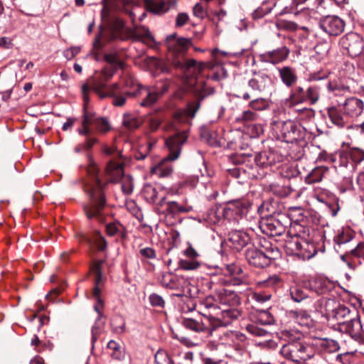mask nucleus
Instances as JSON below:
<instances>
[{
  "label": "nucleus",
  "instance_id": "51",
  "mask_svg": "<svg viewBox=\"0 0 364 364\" xmlns=\"http://www.w3.org/2000/svg\"><path fill=\"white\" fill-rule=\"evenodd\" d=\"M156 364H173L169 355L164 350H160L155 354Z\"/></svg>",
  "mask_w": 364,
  "mask_h": 364
},
{
  "label": "nucleus",
  "instance_id": "56",
  "mask_svg": "<svg viewBox=\"0 0 364 364\" xmlns=\"http://www.w3.org/2000/svg\"><path fill=\"white\" fill-rule=\"evenodd\" d=\"M240 314V311L235 307H230L222 310V315L224 318L236 319Z\"/></svg>",
  "mask_w": 364,
  "mask_h": 364
},
{
  "label": "nucleus",
  "instance_id": "39",
  "mask_svg": "<svg viewBox=\"0 0 364 364\" xmlns=\"http://www.w3.org/2000/svg\"><path fill=\"white\" fill-rule=\"evenodd\" d=\"M107 348L111 350L110 356L117 360H122L124 358V352L121 346L116 341L111 340L108 342Z\"/></svg>",
  "mask_w": 364,
  "mask_h": 364
},
{
  "label": "nucleus",
  "instance_id": "30",
  "mask_svg": "<svg viewBox=\"0 0 364 364\" xmlns=\"http://www.w3.org/2000/svg\"><path fill=\"white\" fill-rule=\"evenodd\" d=\"M279 74L282 82L288 87L293 86L298 79L295 70L289 66L279 68Z\"/></svg>",
  "mask_w": 364,
  "mask_h": 364
},
{
  "label": "nucleus",
  "instance_id": "9",
  "mask_svg": "<svg viewBox=\"0 0 364 364\" xmlns=\"http://www.w3.org/2000/svg\"><path fill=\"white\" fill-rule=\"evenodd\" d=\"M125 86L133 89V91H127L126 94L133 97H142L140 102L142 107H149L154 105L159 99V94L149 87H144L132 78H128L125 81Z\"/></svg>",
  "mask_w": 364,
  "mask_h": 364
},
{
  "label": "nucleus",
  "instance_id": "63",
  "mask_svg": "<svg viewBox=\"0 0 364 364\" xmlns=\"http://www.w3.org/2000/svg\"><path fill=\"white\" fill-rule=\"evenodd\" d=\"M122 190L124 193L129 195L133 191V185L130 179L125 178L122 183Z\"/></svg>",
  "mask_w": 364,
  "mask_h": 364
},
{
  "label": "nucleus",
  "instance_id": "48",
  "mask_svg": "<svg viewBox=\"0 0 364 364\" xmlns=\"http://www.w3.org/2000/svg\"><path fill=\"white\" fill-rule=\"evenodd\" d=\"M327 87L328 90L333 92L335 95H344L350 92V89L348 86L338 85L333 82H329L327 85Z\"/></svg>",
  "mask_w": 364,
  "mask_h": 364
},
{
  "label": "nucleus",
  "instance_id": "1",
  "mask_svg": "<svg viewBox=\"0 0 364 364\" xmlns=\"http://www.w3.org/2000/svg\"><path fill=\"white\" fill-rule=\"evenodd\" d=\"M169 51L168 60L170 64L188 78V85L193 88L197 102L189 105L188 115L193 117L200 107V102L215 92L213 87L208 86L204 80L197 75L201 73L205 65L197 63L193 59H186L185 53L192 45L191 38H178L176 33L168 36L165 42Z\"/></svg>",
  "mask_w": 364,
  "mask_h": 364
},
{
  "label": "nucleus",
  "instance_id": "6",
  "mask_svg": "<svg viewBox=\"0 0 364 364\" xmlns=\"http://www.w3.org/2000/svg\"><path fill=\"white\" fill-rule=\"evenodd\" d=\"M107 82L101 80H95L92 82L91 89L99 96L100 98L112 97V103L115 107H123L128 97L126 92L133 91V89L127 87L125 84L123 87H120L118 83H114L107 88Z\"/></svg>",
  "mask_w": 364,
  "mask_h": 364
},
{
  "label": "nucleus",
  "instance_id": "11",
  "mask_svg": "<svg viewBox=\"0 0 364 364\" xmlns=\"http://www.w3.org/2000/svg\"><path fill=\"white\" fill-rule=\"evenodd\" d=\"M276 254H278L277 249L275 251L272 250L267 252H263L255 247H250L246 250L245 256L250 265L257 268H264L271 264L272 259Z\"/></svg>",
  "mask_w": 364,
  "mask_h": 364
},
{
  "label": "nucleus",
  "instance_id": "5",
  "mask_svg": "<svg viewBox=\"0 0 364 364\" xmlns=\"http://www.w3.org/2000/svg\"><path fill=\"white\" fill-rule=\"evenodd\" d=\"M188 138L186 132L178 133L166 140V144L168 148L169 154L163 161L152 169V173L160 177H165L172 172V167L166 165L168 161H174L180 155L181 146L186 141Z\"/></svg>",
  "mask_w": 364,
  "mask_h": 364
},
{
  "label": "nucleus",
  "instance_id": "46",
  "mask_svg": "<svg viewBox=\"0 0 364 364\" xmlns=\"http://www.w3.org/2000/svg\"><path fill=\"white\" fill-rule=\"evenodd\" d=\"M270 190L274 194L281 198L289 196L292 191L289 186H280L274 184L270 186Z\"/></svg>",
  "mask_w": 364,
  "mask_h": 364
},
{
  "label": "nucleus",
  "instance_id": "40",
  "mask_svg": "<svg viewBox=\"0 0 364 364\" xmlns=\"http://www.w3.org/2000/svg\"><path fill=\"white\" fill-rule=\"evenodd\" d=\"M123 126L127 129H134L141 125V121L136 116L131 113H124L122 119Z\"/></svg>",
  "mask_w": 364,
  "mask_h": 364
},
{
  "label": "nucleus",
  "instance_id": "38",
  "mask_svg": "<svg viewBox=\"0 0 364 364\" xmlns=\"http://www.w3.org/2000/svg\"><path fill=\"white\" fill-rule=\"evenodd\" d=\"M320 97L319 87L315 85L309 86L304 89V101L309 105L316 104Z\"/></svg>",
  "mask_w": 364,
  "mask_h": 364
},
{
  "label": "nucleus",
  "instance_id": "61",
  "mask_svg": "<svg viewBox=\"0 0 364 364\" xmlns=\"http://www.w3.org/2000/svg\"><path fill=\"white\" fill-rule=\"evenodd\" d=\"M188 19L189 16L186 13H179L176 18V26H183L188 22Z\"/></svg>",
  "mask_w": 364,
  "mask_h": 364
},
{
  "label": "nucleus",
  "instance_id": "53",
  "mask_svg": "<svg viewBox=\"0 0 364 364\" xmlns=\"http://www.w3.org/2000/svg\"><path fill=\"white\" fill-rule=\"evenodd\" d=\"M326 283V281L322 279H316L311 284V287L318 294H322L327 291Z\"/></svg>",
  "mask_w": 364,
  "mask_h": 364
},
{
  "label": "nucleus",
  "instance_id": "20",
  "mask_svg": "<svg viewBox=\"0 0 364 364\" xmlns=\"http://www.w3.org/2000/svg\"><path fill=\"white\" fill-rule=\"evenodd\" d=\"M216 301L223 306L230 307H236L240 303V299L238 295L232 290L225 288H219L215 290Z\"/></svg>",
  "mask_w": 364,
  "mask_h": 364
},
{
  "label": "nucleus",
  "instance_id": "18",
  "mask_svg": "<svg viewBox=\"0 0 364 364\" xmlns=\"http://www.w3.org/2000/svg\"><path fill=\"white\" fill-rule=\"evenodd\" d=\"M271 84V77L262 72H255L252 77L248 80V87L253 92H264L270 87Z\"/></svg>",
  "mask_w": 364,
  "mask_h": 364
},
{
  "label": "nucleus",
  "instance_id": "7",
  "mask_svg": "<svg viewBox=\"0 0 364 364\" xmlns=\"http://www.w3.org/2000/svg\"><path fill=\"white\" fill-rule=\"evenodd\" d=\"M279 352L285 359L301 364L315 355L316 349L311 343L297 340L283 345Z\"/></svg>",
  "mask_w": 364,
  "mask_h": 364
},
{
  "label": "nucleus",
  "instance_id": "32",
  "mask_svg": "<svg viewBox=\"0 0 364 364\" xmlns=\"http://www.w3.org/2000/svg\"><path fill=\"white\" fill-rule=\"evenodd\" d=\"M106 233L109 237L119 236L122 239L127 237V231L122 224L118 221L108 223L105 227Z\"/></svg>",
  "mask_w": 364,
  "mask_h": 364
},
{
  "label": "nucleus",
  "instance_id": "64",
  "mask_svg": "<svg viewBox=\"0 0 364 364\" xmlns=\"http://www.w3.org/2000/svg\"><path fill=\"white\" fill-rule=\"evenodd\" d=\"M314 116V112L312 109L305 108L299 110V118L300 120H303L305 118L311 119Z\"/></svg>",
  "mask_w": 364,
  "mask_h": 364
},
{
  "label": "nucleus",
  "instance_id": "34",
  "mask_svg": "<svg viewBox=\"0 0 364 364\" xmlns=\"http://www.w3.org/2000/svg\"><path fill=\"white\" fill-rule=\"evenodd\" d=\"M183 326L195 332H202L209 330V326L203 321H197L193 318H183L182 321Z\"/></svg>",
  "mask_w": 364,
  "mask_h": 364
},
{
  "label": "nucleus",
  "instance_id": "10",
  "mask_svg": "<svg viewBox=\"0 0 364 364\" xmlns=\"http://www.w3.org/2000/svg\"><path fill=\"white\" fill-rule=\"evenodd\" d=\"M104 152L112 156L106 168V173L111 182H116L124 176V161L120 159L121 153L114 147H104Z\"/></svg>",
  "mask_w": 364,
  "mask_h": 364
},
{
  "label": "nucleus",
  "instance_id": "58",
  "mask_svg": "<svg viewBox=\"0 0 364 364\" xmlns=\"http://www.w3.org/2000/svg\"><path fill=\"white\" fill-rule=\"evenodd\" d=\"M149 300L152 306L163 308L165 304V301L163 298L155 293L150 294Z\"/></svg>",
  "mask_w": 364,
  "mask_h": 364
},
{
  "label": "nucleus",
  "instance_id": "24",
  "mask_svg": "<svg viewBox=\"0 0 364 364\" xmlns=\"http://www.w3.org/2000/svg\"><path fill=\"white\" fill-rule=\"evenodd\" d=\"M85 122H90V124L101 133H105L110 129V124L107 119L97 117L95 113L87 110L85 111Z\"/></svg>",
  "mask_w": 364,
  "mask_h": 364
},
{
  "label": "nucleus",
  "instance_id": "14",
  "mask_svg": "<svg viewBox=\"0 0 364 364\" xmlns=\"http://www.w3.org/2000/svg\"><path fill=\"white\" fill-rule=\"evenodd\" d=\"M104 59L109 64V66L103 68L99 74L93 77L92 82L95 80L109 81L118 69H124V63L119 59L117 53H106L104 55Z\"/></svg>",
  "mask_w": 364,
  "mask_h": 364
},
{
  "label": "nucleus",
  "instance_id": "52",
  "mask_svg": "<svg viewBox=\"0 0 364 364\" xmlns=\"http://www.w3.org/2000/svg\"><path fill=\"white\" fill-rule=\"evenodd\" d=\"M267 105V102L262 97L256 98L249 102V107L255 111L264 110Z\"/></svg>",
  "mask_w": 364,
  "mask_h": 364
},
{
  "label": "nucleus",
  "instance_id": "28",
  "mask_svg": "<svg viewBox=\"0 0 364 364\" xmlns=\"http://www.w3.org/2000/svg\"><path fill=\"white\" fill-rule=\"evenodd\" d=\"M343 161L344 159H350L353 165H357L364 160V150L358 147L350 148L340 154Z\"/></svg>",
  "mask_w": 364,
  "mask_h": 364
},
{
  "label": "nucleus",
  "instance_id": "27",
  "mask_svg": "<svg viewBox=\"0 0 364 364\" xmlns=\"http://www.w3.org/2000/svg\"><path fill=\"white\" fill-rule=\"evenodd\" d=\"M355 314V313L352 314L348 307L338 306L332 311L330 316L337 322L340 328L341 326L344 325L346 321L350 320Z\"/></svg>",
  "mask_w": 364,
  "mask_h": 364
},
{
  "label": "nucleus",
  "instance_id": "4",
  "mask_svg": "<svg viewBox=\"0 0 364 364\" xmlns=\"http://www.w3.org/2000/svg\"><path fill=\"white\" fill-rule=\"evenodd\" d=\"M363 112L364 101L356 97L347 98L339 108L331 107L328 109L331 121L338 127H349L350 122L361 116Z\"/></svg>",
  "mask_w": 364,
  "mask_h": 364
},
{
  "label": "nucleus",
  "instance_id": "13",
  "mask_svg": "<svg viewBox=\"0 0 364 364\" xmlns=\"http://www.w3.org/2000/svg\"><path fill=\"white\" fill-rule=\"evenodd\" d=\"M156 210L159 214L175 215L179 213H189L193 208L188 205H183L176 201L167 200L166 196L163 195L156 203Z\"/></svg>",
  "mask_w": 364,
  "mask_h": 364
},
{
  "label": "nucleus",
  "instance_id": "45",
  "mask_svg": "<svg viewBox=\"0 0 364 364\" xmlns=\"http://www.w3.org/2000/svg\"><path fill=\"white\" fill-rule=\"evenodd\" d=\"M100 320L101 319H99V318H97L94 325L92 326V329H91L92 338H91V340H92V344H94L97 341L98 337L100 336V335L101 334V333L104 328L105 322H101Z\"/></svg>",
  "mask_w": 364,
  "mask_h": 364
},
{
  "label": "nucleus",
  "instance_id": "22",
  "mask_svg": "<svg viewBox=\"0 0 364 364\" xmlns=\"http://www.w3.org/2000/svg\"><path fill=\"white\" fill-rule=\"evenodd\" d=\"M228 241L233 249L240 251L250 242V237L245 232L232 230L229 233Z\"/></svg>",
  "mask_w": 364,
  "mask_h": 364
},
{
  "label": "nucleus",
  "instance_id": "19",
  "mask_svg": "<svg viewBox=\"0 0 364 364\" xmlns=\"http://www.w3.org/2000/svg\"><path fill=\"white\" fill-rule=\"evenodd\" d=\"M247 213V206L237 200L228 204L224 208L223 215L228 220L238 222Z\"/></svg>",
  "mask_w": 364,
  "mask_h": 364
},
{
  "label": "nucleus",
  "instance_id": "15",
  "mask_svg": "<svg viewBox=\"0 0 364 364\" xmlns=\"http://www.w3.org/2000/svg\"><path fill=\"white\" fill-rule=\"evenodd\" d=\"M319 27L329 36H338L345 28L344 21L337 16H326L319 21Z\"/></svg>",
  "mask_w": 364,
  "mask_h": 364
},
{
  "label": "nucleus",
  "instance_id": "35",
  "mask_svg": "<svg viewBox=\"0 0 364 364\" xmlns=\"http://www.w3.org/2000/svg\"><path fill=\"white\" fill-rule=\"evenodd\" d=\"M134 35L138 41H140L150 47H154L156 45L155 40L151 36L149 29L146 28H136L134 31Z\"/></svg>",
  "mask_w": 364,
  "mask_h": 364
},
{
  "label": "nucleus",
  "instance_id": "21",
  "mask_svg": "<svg viewBox=\"0 0 364 364\" xmlns=\"http://www.w3.org/2000/svg\"><path fill=\"white\" fill-rule=\"evenodd\" d=\"M289 53V50L286 46H282L259 55V59L264 63L277 64L286 60Z\"/></svg>",
  "mask_w": 364,
  "mask_h": 364
},
{
  "label": "nucleus",
  "instance_id": "62",
  "mask_svg": "<svg viewBox=\"0 0 364 364\" xmlns=\"http://www.w3.org/2000/svg\"><path fill=\"white\" fill-rule=\"evenodd\" d=\"M80 51V48L79 47H71L64 51V56L68 60L75 58L76 55H77Z\"/></svg>",
  "mask_w": 364,
  "mask_h": 364
},
{
  "label": "nucleus",
  "instance_id": "26",
  "mask_svg": "<svg viewBox=\"0 0 364 364\" xmlns=\"http://www.w3.org/2000/svg\"><path fill=\"white\" fill-rule=\"evenodd\" d=\"M310 290L301 284H294L289 288V295L291 299L295 302H302L305 301H312L309 295Z\"/></svg>",
  "mask_w": 364,
  "mask_h": 364
},
{
  "label": "nucleus",
  "instance_id": "47",
  "mask_svg": "<svg viewBox=\"0 0 364 364\" xmlns=\"http://www.w3.org/2000/svg\"><path fill=\"white\" fill-rule=\"evenodd\" d=\"M218 301H216L215 295L214 296H210L200 301L198 304V308L200 310H202L203 308L206 309H216Z\"/></svg>",
  "mask_w": 364,
  "mask_h": 364
},
{
  "label": "nucleus",
  "instance_id": "17",
  "mask_svg": "<svg viewBox=\"0 0 364 364\" xmlns=\"http://www.w3.org/2000/svg\"><path fill=\"white\" fill-rule=\"evenodd\" d=\"M281 134L287 141L293 142L304 138V128L294 121H286L282 124Z\"/></svg>",
  "mask_w": 364,
  "mask_h": 364
},
{
  "label": "nucleus",
  "instance_id": "16",
  "mask_svg": "<svg viewBox=\"0 0 364 364\" xmlns=\"http://www.w3.org/2000/svg\"><path fill=\"white\" fill-rule=\"evenodd\" d=\"M340 331L348 334L353 339L364 343V333L360 318L355 314L350 320H347L344 325L341 326Z\"/></svg>",
  "mask_w": 364,
  "mask_h": 364
},
{
  "label": "nucleus",
  "instance_id": "60",
  "mask_svg": "<svg viewBox=\"0 0 364 364\" xmlns=\"http://www.w3.org/2000/svg\"><path fill=\"white\" fill-rule=\"evenodd\" d=\"M139 253L146 259H155L156 257V251L151 247L142 248L139 250Z\"/></svg>",
  "mask_w": 364,
  "mask_h": 364
},
{
  "label": "nucleus",
  "instance_id": "57",
  "mask_svg": "<svg viewBox=\"0 0 364 364\" xmlns=\"http://www.w3.org/2000/svg\"><path fill=\"white\" fill-rule=\"evenodd\" d=\"M258 114L252 110L244 111L240 117L237 118V121L241 122H252L255 121L258 118Z\"/></svg>",
  "mask_w": 364,
  "mask_h": 364
},
{
  "label": "nucleus",
  "instance_id": "33",
  "mask_svg": "<svg viewBox=\"0 0 364 364\" xmlns=\"http://www.w3.org/2000/svg\"><path fill=\"white\" fill-rule=\"evenodd\" d=\"M162 190L160 188L159 191L156 187L153 186L151 184H146L144 186L142 193L144 196V198L146 201H148L150 203H156V200L158 197L160 198L163 196L161 195Z\"/></svg>",
  "mask_w": 364,
  "mask_h": 364
},
{
  "label": "nucleus",
  "instance_id": "29",
  "mask_svg": "<svg viewBox=\"0 0 364 364\" xmlns=\"http://www.w3.org/2000/svg\"><path fill=\"white\" fill-rule=\"evenodd\" d=\"M161 285L170 289H178L181 287V279L171 272H164L160 277Z\"/></svg>",
  "mask_w": 364,
  "mask_h": 364
},
{
  "label": "nucleus",
  "instance_id": "42",
  "mask_svg": "<svg viewBox=\"0 0 364 364\" xmlns=\"http://www.w3.org/2000/svg\"><path fill=\"white\" fill-rule=\"evenodd\" d=\"M327 171L326 168L317 167L311 171L307 176L306 180L309 183H315L321 181L324 173Z\"/></svg>",
  "mask_w": 364,
  "mask_h": 364
},
{
  "label": "nucleus",
  "instance_id": "2",
  "mask_svg": "<svg viewBox=\"0 0 364 364\" xmlns=\"http://www.w3.org/2000/svg\"><path fill=\"white\" fill-rule=\"evenodd\" d=\"M88 181L85 184V191L89 196V200L83 205V210L89 220H95L102 223L105 220L106 197L103 191L104 185L98 176L96 166L87 170Z\"/></svg>",
  "mask_w": 364,
  "mask_h": 364
},
{
  "label": "nucleus",
  "instance_id": "55",
  "mask_svg": "<svg viewBox=\"0 0 364 364\" xmlns=\"http://www.w3.org/2000/svg\"><path fill=\"white\" fill-rule=\"evenodd\" d=\"M102 261H95L91 266V271L95 275V283L100 284L102 279V273L101 271Z\"/></svg>",
  "mask_w": 364,
  "mask_h": 364
},
{
  "label": "nucleus",
  "instance_id": "50",
  "mask_svg": "<svg viewBox=\"0 0 364 364\" xmlns=\"http://www.w3.org/2000/svg\"><path fill=\"white\" fill-rule=\"evenodd\" d=\"M276 26L279 30H284L289 31H296L298 28L296 23L293 21L280 19L276 23Z\"/></svg>",
  "mask_w": 364,
  "mask_h": 364
},
{
  "label": "nucleus",
  "instance_id": "44",
  "mask_svg": "<svg viewBox=\"0 0 364 364\" xmlns=\"http://www.w3.org/2000/svg\"><path fill=\"white\" fill-rule=\"evenodd\" d=\"M353 239V235L349 230H339L338 234L334 237V242L338 245L346 244Z\"/></svg>",
  "mask_w": 364,
  "mask_h": 364
},
{
  "label": "nucleus",
  "instance_id": "8",
  "mask_svg": "<svg viewBox=\"0 0 364 364\" xmlns=\"http://www.w3.org/2000/svg\"><path fill=\"white\" fill-rule=\"evenodd\" d=\"M285 248L289 255L305 260L312 258L317 252L316 245L296 235L286 241Z\"/></svg>",
  "mask_w": 364,
  "mask_h": 364
},
{
  "label": "nucleus",
  "instance_id": "54",
  "mask_svg": "<svg viewBox=\"0 0 364 364\" xmlns=\"http://www.w3.org/2000/svg\"><path fill=\"white\" fill-rule=\"evenodd\" d=\"M281 283L280 278L274 274L269 277L267 279L261 281L259 284L264 287H274Z\"/></svg>",
  "mask_w": 364,
  "mask_h": 364
},
{
  "label": "nucleus",
  "instance_id": "31",
  "mask_svg": "<svg viewBox=\"0 0 364 364\" xmlns=\"http://www.w3.org/2000/svg\"><path fill=\"white\" fill-rule=\"evenodd\" d=\"M146 9L155 14H163L169 9V5L161 0H144Z\"/></svg>",
  "mask_w": 364,
  "mask_h": 364
},
{
  "label": "nucleus",
  "instance_id": "25",
  "mask_svg": "<svg viewBox=\"0 0 364 364\" xmlns=\"http://www.w3.org/2000/svg\"><path fill=\"white\" fill-rule=\"evenodd\" d=\"M281 161V156H278L274 151L260 152L255 157V162L259 167H267L272 166Z\"/></svg>",
  "mask_w": 364,
  "mask_h": 364
},
{
  "label": "nucleus",
  "instance_id": "12",
  "mask_svg": "<svg viewBox=\"0 0 364 364\" xmlns=\"http://www.w3.org/2000/svg\"><path fill=\"white\" fill-rule=\"evenodd\" d=\"M342 48L347 51L348 54L353 57H358L364 48L363 38L358 33L350 32L343 36L340 39Z\"/></svg>",
  "mask_w": 364,
  "mask_h": 364
},
{
  "label": "nucleus",
  "instance_id": "36",
  "mask_svg": "<svg viewBox=\"0 0 364 364\" xmlns=\"http://www.w3.org/2000/svg\"><path fill=\"white\" fill-rule=\"evenodd\" d=\"M287 100L290 106L304 103V89L301 86L295 87L291 90L289 97Z\"/></svg>",
  "mask_w": 364,
  "mask_h": 364
},
{
  "label": "nucleus",
  "instance_id": "37",
  "mask_svg": "<svg viewBox=\"0 0 364 364\" xmlns=\"http://www.w3.org/2000/svg\"><path fill=\"white\" fill-rule=\"evenodd\" d=\"M265 230L271 236H279L284 232V227L278 220H267L264 224Z\"/></svg>",
  "mask_w": 364,
  "mask_h": 364
},
{
  "label": "nucleus",
  "instance_id": "43",
  "mask_svg": "<svg viewBox=\"0 0 364 364\" xmlns=\"http://www.w3.org/2000/svg\"><path fill=\"white\" fill-rule=\"evenodd\" d=\"M90 243H93L96 245L99 250H104L107 247V242L105 237L102 235L99 231H95L91 239H87Z\"/></svg>",
  "mask_w": 364,
  "mask_h": 364
},
{
  "label": "nucleus",
  "instance_id": "59",
  "mask_svg": "<svg viewBox=\"0 0 364 364\" xmlns=\"http://www.w3.org/2000/svg\"><path fill=\"white\" fill-rule=\"evenodd\" d=\"M85 111L86 107H84V114H83V120H82V128L79 129V134L82 135H85L89 137L92 133V129L90 126H92L90 124V122H85Z\"/></svg>",
  "mask_w": 364,
  "mask_h": 364
},
{
  "label": "nucleus",
  "instance_id": "49",
  "mask_svg": "<svg viewBox=\"0 0 364 364\" xmlns=\"http://www.w3.org/2000/svg\"><path fill=\"white\" fill-rule=\"evenodd\" d=\"M180 268L184 270H195L200 267V263L196 259H181L178 262Z\"/></svg>",
  "mask_w": 364,
  "mask_h": 364
},
{
  "label": "nucleus",
  "instance_id": "23",
  "mask_svg": "<svg viewBox=\"0 0 364 364\" xmlns=\"http://www.w3.org/2000/svg\"><path fill=\"white\" fill-rule=\"evenodd\" d=\"M314 349L323 353H334L339 350L338 343L333 339L316 338L311 343Z\"/></svg>",
  "mask_w": 364,
  "mask_h": 364
},
{
  "label": "nucleus",
  "instance_id": "3",
  "mask_svg": "<svg viewBox=\"0 0 364 364\" xmlns=\"http://www.w3.org/2000/svg\"><path fill=\"white\" fill-rule=\"evenodd\" d=\"M105 1L101 11V18L104 25L109 29V38L111 41L121 38L124 22L116 14V11L124 12L132 18V0H105Z\"/></svg>",
  "mask_w": 364,
  "mask_h": 364
},
{
  "label": "nucleus",
  "instance_id": "41",
  "mask_svg": "<svg viewBox=\"0 0 364 364\" xmlns=\"http://www.w3.org/2000/svg\"><path fill=\"white\" fill-rule=\"evenodd\" d=\"M220 283L225 285L244 286L247 289H248L250 284L249 279L245 275H242L241 277L236 275L229 279H220Z\"/></svg>",
  "mask_w": 364,
  "mask_h": 364
}]
</instances>
